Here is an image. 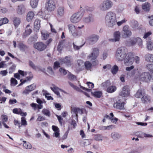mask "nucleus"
Returning a JSON list of instances; mask_svg holds the SVG:
<instances>
[{"instance_id": "f257e3e1", "label": "nucleus", "mask_w": 153, "mask_h": 153, "mask_svg": "<svg viewBox=\"0 0 153 153\" xmlns=\"http://www.w3.org/2000/svg\"><path fill=\"white\" fill-rule=\"evenodd\" d=\"M127 52V48L123 47L117 48L116 53V57L120 61L124 60L125 63L132 64L133 61L132 58H134V54L132 52Z\"/></svg>"}, {"instance_id": "f03ea898", "label": "nucleus", "mask_w": 153, "mask_h": 153, "mask_svg": "<svg viewBox=\"0 0 153 153\" xmlns=\"http://www.w3.org/2000/svg\"><path fill=\"white\" fill-rule=\"evenodd\" d=\"M106 23L109 27H112L115 25L117 22L116 14L111 11L108 12L105 17Z\"/></svg>"}, {"instance_id": "7ed1b4c3", "label": "nucleus", "mask_w": 153, "mask_h": 153, "mask_svg": "<svg viewBox=\"0 0 153 153\" xmlns=\"http://www.w3.org/2000/svg\"><path fill=\"white\" fill-rule=\"evenodd\" d=\"M56 0H47L45 4V8L48 12L54 11L56 7Z\"/></svg>"}, {"instance_id": "20e7f679", "label": "nucleus", "mask_w": 153, "mask_h": 153, "mask_svg": "<svg viewBox=\"0 0 153 153\" xmlns=\"http://www.w3.org/2000/svg\"><path fill=\"white\" fill-rule=\"evenodd\" d=\"M99 54V51L97 48H94L92 49V52L88 55L87 59L90 60L94 64L98 63L97 58Z\"/></svg>"}, {"instance_id": "39448f33", "label": "nucleus", "mask_w": 153, "mask_h": 153, "mask_svg": "<svg viewBox=\"0 0 153 153\" xmlns=\"http://www.w3.org/2000/svg\"><path fill=\"white\" fill-rule=\"evenodd\" d=\"M113 6V2L110 0H107L102 3L99 8L100 10L103 11H107L110 9Z\"/></svg>"}, {"instance_id": "423d86ee", "label": "nucleus", "mask_w": 153, "mask_h": 153, "mask_svg": "<svg viewBox=\"0 0 153 153\" xmlns=\"http://www.w3.org/2000/svg\"><path fill=\"white\" fill-rule=\"evenodd\" d=\"M132 32L128 25H125L122 31V36L123 38H128L132 35Z\"/></svg>"}, {"instance_id": "0eeeda50", "label": "nucleus", "mask_w": 153, "mask_h": 153, "mask_svg": "<svg viewBox=\"0 0 153 153\" xmlns=\"http://www.w3.org/2000/svg\"><path fill=\"white\" fill-rule=\"evenodd\" d=\"M130 90L129 86H124L122 91L119 93V95L123 97H128L130 95Z\"/></svg>"}, {"instance_id": "6e6552de", "label": "nucleus", "mask_w": 153, "mask_h": 153, "mask_svg": "<svg viewBox=\"0 0 153 153\" xmlns=\"http://www.w3.org/2000/svg\"><path fill=\"white\" fill-rule=\"evenodd\" d=\"M33 47L40 51L45 50L47 47L46 45L42 42H38L34 44Z\"/></svg>"}, {"instance_id": "1a4fd4ad", "label": "nucleus", "mask_w": 153, "mask_h": 153, "mask_svg": "<svg viewBox=\"0 0 153 153\" xmlns=\"http://www.w3.org/2000/svg\"><path fill=\"white\" fill-rule=\"evenodd\" d=\"M136 43H138L139 45H141L142 44V39L139 37L130 39L128 45L129 46H132L134 45Z\"/></svg>"}, {"instance_id": "9d476101", "label": "nucleus", "mask_w": 153, "mask_h": 153, "mask_svg": "<svg viewBox=\"0 0 153 153\" xmlns=\"http://www.w3.org/2000/svg\"><path fill=\"white\" fill-rule=\"evenodd\" d=\"M152 76L148 72L143 73L140 76L141 81L147 82L150 81Z\"/></svg>"}, {"instance_id": "9b49d317", "label": "nucleus", "mask_w": 153, "mask_h": 153, "mask_svg": "<svg viewBox=\"0 0 153 153\" xmlns=\"http://www.w3.org/2000/svg\"><path fill=\"white\" fill-rule=\"evenodd\" d=\"M125 104L124 102H122L121 100H118L114 103L113 107L117 109L120 110H123L124 108Z\"/></svg>"}, {"instance_id": "f8f14e48", "label": "nucleus", "mask_w": 153, "mask_h": 153, "mask_svg": "<svg viewBox=\"0 0 153 153\" xmlns=\"http://www.w3.org/2000/svg\"><path fill=\"white\" fill-rule=\"evenodd\" d=\"M82 18V16L79 13H75L73 14L71 17V22L74 23L79 22Z\"/></svg>"}, {"instance_id": "ddd939ff", "label": "nucleus", "mask_w": 153, "mask_h": 153, "mask_svg": "<svg viewBox=\"0 0 153 153\" xmlns=\"http://www.w3.org/2000/svg\"><path fill=\"white\" fill-rule=\"evenodd\" d=\"M36 88V85L34 84H32L31 85L28 86L25 88L23 92V94H29L31 91L34 90Z\"/></svg>"}, {"instance_id": "4468645a", "label": "nucleus", "mask_w": 153, "mask_h": 153, "mask_svg": "<svg viewBox=\"0 0 153 153\" xmlns=\"http://www.w3.org/2000/svg\"><path fill=\"white\" fill-rule=\"evenodd\" d=\"M99 37L96 35H92L89 37L88 40L91 44H93L96 43L98 40Z\"/></svg>"}, {"instance_id": "2eb2a0df", "label": "nucleus", "mask_w": 153, "mask_h": 153, "mask_svg": "<svg viewBox=\"0 0 153 153\" xmlns=\"http://www.w3.org/2000/svg\"><path fill=\"white\" fill-rule=\"evenodd\" d=\"M71 111L74 112L76 115L77 118L78 117V113L82 114L83 113V111L82 109H80L79 108L74 107L71 108Z\"/></svg>"}, {"instance_id": "dca6fc26", "label": "nucleus", "mask_w": 153, "mask_h": 153, "mask_svg": "<svg viewBox=\"0 0 153 153\" xmlns=\"http://www.w3.org/2000/svg\"><path fill=\"white\" fill-rule=\"evenodd\" d=\"M145 92L144 89L140 88L138 90L135 94V97L137 98H140L142 97L145 94Z\"/></svg>"}, {"instance_id": "f3484780", "label": "nucleus", "mask_w": 153, "mask_h": 153, "mask_svg": "<svg viewBox=\"0 0 153 153\" xmlns=\"http://www.w3.org/2000/svg\"><path fill=\"white\" fill-rule=\"evenodd\" d=\"M30 26V25L29 24L27 25L25 32L22 35V38H26L27 36L29 35L32 32L31 29L30 28H28Z\"/></svg>"}, {"instance_id": "a211bd4d", "label": "nucleus", "mask_w": 153, "mask_h": 153, "mask_svg": "<svg viewBox=\"0 0 153 153\" xmlns=\"http://www.w3.org/2000/svg\"><path fill=\"white\" fill-rule=\"evenodd\" d=\"M61 62L62 63L65 64L68 66H71V61L70 57L67 56H65V58L63 59Z\"/></svg>"}, {"instance_id": "6ab92c4d", "label": "nucleus", "mask_w": 153, "mask_h": 153, "mask_svg": "<svg viewBox=\"0 0 153 153\" xmlns=\"http://www.w3.org/2000/svg\"><path fill=\"white\" fill-rule=\"evenodd\" d=\"M30 75L29 76L26 77L25 79L23 80V79H20L21 83L19 85H20L25 82L27 81H30L33 77V75L31 72H30Z\"/></svg>"}, {"instance_id": "aec40b11", "label": "nucleus", "mask_w": 153, "mask_h": 153, "mask_svg": "<svg viewBox=\"0 0 153 153\" xmlns=\"http://www.w3.org/2000/svg\"><path fill=\"white\" fill-rule=\"evenodd\" d=\"M151 7V4L148 2H146L142 5V9L146 12H149L150 11Z\"/></svg>"}, {"instance_id": "412c9836", "label": "nucleus", "mask_w": 153, "mask_h": 153, "mask_svg": "<svg viewBox=\"0 0 153 153\" xmlns=\"http://www.w3.org/2000/svg\"><path fill=\"white\" fill-rule=\"evenodd\" d=\"M57 15L58 16H63L65 13L64 7L63 6H59L57 10Z\"/></svg>"}, {"instance_id": "4be33fe9", "label": "nucleus", "mask_w": 153, "mask_h": 153, "mask_svg": "<svg viewBox=\"0 0 153 153\" xmlns=\"http://www.w3.org/2000/svg\"><path fill=\"white\" fill-rule=\"evenodd\" d=\"M40 21L39 19L35 20L34 23V29L36 32L39 31L40 27Z\"/></svg>"}, {"instance_id": "5701e85b", "label": "nucleus", "mask_w": 153, "mask_h": 153, "mask_svg": "<svg viewBox=\"0 0 153 153\" xmlns=\"http://www.w3.org/2000/svg\"><path fill=\"white\" fill-rule=\"evenodd\" d=\"M34 16V13L32 11L29 12L27 15L26 19L27 22H30L32 21Z\"/></svg>"}, {"instance_id": "b1692460", "label": "nucleus", "mask_w": 153, "mask_h": 153, "mask_svg": "<svg viewBox=\"0 0 153 153\" xmlns=\"http://www.w3.org/2000/svg\"><path fill=\"white\" fill-rule=\"evenodd\" d=\"M145 59L146 61L153 63V54L148 53L146 54Z\"/></svg>"}, {"instance_id": "393cba45", "label": "nucleus", "mask_w": 153, "mask_h": 153, "mask_svg": "<svg viewBox=\"0 0 153 153\" xmlns=\"http://www.w3.org/2000/svg\"><path fill=\"white\" fill-rule=\"evenodd\" d=\"M25 6L22 4L18 6L17 9V12L19 14H22L25 11Z\"/></svg>"}, {"instance_id": "a878e982", "label": "nucleus", "mask_w": 153, "mask_h": 153, "mask_svg": "<svg viewBox=\"0 0 153 153\" xmlns=\"http://www.w3.org/2000/svg\"><path fill=\"white\" fill-rule=\"evenodd\" d=\"M131 26L134 30H136L138 29V23L137 21L133 20L131 22Z\"/></svg>"}, {"instance_id": "bb28decb", "label": "nucleus", "mask_w": 153, "mask_h": 153, "mask_svg": "<svg viewBox=\"0 0 153 153\" xmlns=\"http://www.w3.org/2000/svg\"><path fill=\"white\" fill-rule=\"evenodd\" d=\"M64 41L63 40H62L60 41L57 47V50L60 53L61 52L63 48V45H64Z\"/></svg>"}, {"instance_id": "cd10ccee", "label": "nucleus", "mask_w": 153, "mask_h": 153, "mask_svg": "<svg viewBox=\"0 0 153 153\" xmlns=\"http://www.w3.org/2000/svg\"><path fill=\"white\" fill-rule=\"evenodd\" d=\"M92 95L95 97L100 98L102 95V93L100 91H96L91 92Z\"/></svg>"}, {"instance_id": "c85d7f7f", "label": "nucleus", "mask_w": 153, "mask_h": 153, "mask_svg": "<svg viewBox=\"0 0 153 153\" xmlns=\"http://www.w3.org/2000/svg\"><path fill=\"white\" fill-rule=\"evenodd\" d=\"M114 35L115 41H119L120 36V32L119 31H115L114 33Z\"/></svg>"}, {"instance_id": "c756f323", "label": "nucleus", "mask_w": 153, "mask_h": 153, "mask_svg": "<svg viewBox=\"0 0 153 153\" xmlns=\"http://www.w3.org/2000/svg\"><path fill=\"white\" fill-rule=\"evenodd\" d=\"M117 89L116 87L115 86H110L107 89L106 91L109 93H112L114 92Z\"/></svg>"}, {"instance_id": "7c9ffc66", "label": "nucleus", "mask_w": 153, "mask_h": 153, "mask_svg": "<svg viewBox=\"0 0 153 153\" xmlns=\"http://www.w3.org/2000/svg\"><path fill=\"white\" fill-rule=\"evenodd\" d=\"M142 101L143 103H145L146 102H149L150 100V98L149 96L145 94L142 97Z\"/></svg>"}, {"instance_id": "2f4dec72", "label": "nucleus", "mask_w": 153, "mask_h": 153, "mask_svg": "<svg viewBox=\"0 0 153 153\" xmlns=\"http://www.w3.org/2000/svg\"><path fill=\"white\" fill-rule=\"evenodd\" d=\"M84 64L85 68L87 70H90L91 69L92 64L89 61H86Z\"/></svg>"}, {"instance_id": "473e14b6", "label": "nucleus", "mask_w": 153, "mask_h": 153, "mask_svg": "<svg viewBox=\"0 0 153 153\" xmlns=\"http://www.w3.org/2000/svg\"><path fill=\"white\" fill-rule=\"evenodd\" d=\"M18 47L21 50H24L28 48L27 46L22 42H20L19 43L18 45Z\"/></svg>"}, {"instance_id": "72a5a7b5", "label": "nucleus", "mask_w": 153, "mask_h": 153, "mask_svg": "<svg viewBox=\"0 0 153 153\" xmlns=\"http://www.w3.org/2000/svg\"><path fill=\"white\" fill-rule=\"evenodd\" d=\"M13 24L16 27H17L20 24L21 21L19 18L14 17L13 19Z\"/></svg>"}, {"instance_id": "f704fd0d", "label": "nucleus", "mask_w": 153, "mask_h": 153, "mask_svg": "<svg viewBox=\"0 0 153 153\" xmlns=\"http://www.w3.org/2000/svg\"><path fill=\"white\" fill-rule=\"evenodd\" d=\"M119 68L117 65H114L111 68V71L112 73L114 75L118 71Z\"/></svg>"}, {"instance_id": "c9c22d12", "label": "nucleus", "mask_w": 153, "mask_h": 153, "mask_svg": "<svg viewBox=\"0 0 153 153\" xmlns=\"http://www.w3.org/2000/svg\"><path fill=\"white\" fill-rule=\"evenodd\" d=\"M39 0H31L30 4L32 8H35L38 4Z\"/></svg>"}, {"instance_id": "e433bc0d", "label": "nucleus", "mask_w": 153, "mask_h": 153, "mask_svg": "<svg viewBox=\"0 0 153 153\" xmlns=\"http://www.w3.org/2000/svg\"><path fill=\"white\" fill-rule=\"evenodd\" d=\"M111 84V83L110 80H108L102 83L101 84V85L105 88H107L108 87H109L110 85Z\"/></svg>"}, {"instance_id": "4c0bfd02", "label": "nucleus", "mask_w": 153, "mask_h": 153, "mask_svg": "<svg viewBox=\"0 0 153 153\" xmlns=\"http://www.w3.org/2000/svg\"><path fill=\"white\" fill-rule=\"evenodd\" d=\"M23 146L24 148L26 149H30L31 148L32 146L30 143H27L25 141H23Z\"/></svg>"}, {"instance_id": "58836bf2", "label": "nucleus", "mask_w": 153, "mask_h": 153, "mask_svg": "<svg viewBox=\"0 0 153 153\" xmlns=\"http://www.w3.org/2000/svg\"><path fill=\"white\" fill-rule=\"evenodd\" d=\"M8 21V19L6 18L0 19V26L7 23Z\"/></svg>"}, {"instance_id": "ea45409f", "label": "nucleus", "mask_w": 153, "mask_h": 153, "mask_svg": "<svg viewBox=\"0 0 153 153\" xmlns=\"http://www.w3.org/2000/svg\"><path fill=\"white\" fill-rule=\"evenodd\" d=\"M147 47L149 50H153V45L152 42L151 41H147Z\"/></svg>"}, {"instance_id": "a19ab883", "label": "nucleus", "mask_w": 153, "mask_h": 153, "mask_svg": "<svg viewBox=\"0 0 153 153\" xmlns=\"http://www.w3.org/2000/svg\"><path fill=\"white\" fill-rule=\"evenodd\" d=\"M147 69L150 72L153 73V64H148L146 65Z\"/></svg>"}, {"instance_id": "79ce46f5", "label": "nucleus", "mask_w": 153, "mask_h": 153, "mask_svg": "<svg viewBox=\"0 0 153 153\" xmlns=\"http://www.w3.org/2000/svg\"><path fill=\"white\" fill-rule=\"evenodd\" d=\"M68 28L69 30L73 34V33L76 31V28L74 25H68Z\"/></svg>"}, {"instance_id": "37998d69", "label": "nucleus", "mask_w": 153, "mask_h": 153, "mask_svg": "<svg viewBox=\"0 0 153 153\" xmlns=\"http://www.w3.org/2000/svg\"><path fill=\"white\" fill-rule=\"evenodd\" d=\"M42 113L46 116L50 117V111L46 109H43L42 111Z\"/></svg>"}, {"instance_id": "c03bdc74", "label": "nucleus", "mask_w": 153, "mask_h": 153, "mask_svg": "<svg viewBox=\"0 0 153 153\" xmlns=\"http://www.w3.org/2000/svg\"><path fill=\"white\" fill-rule=\"evenodd\" d=\"M11 85L15 86L17 84V80L14 78H11L10 80Z\"/></svg>"}, {"instance_id": "a18cd8bd", "label": "nucleus", "mask_w": 153, "mask_h": 153, "mask_svg": "<svg viewBox=\"0 0 153 153\" xmlns=\"http://www.w3.org/2000/svg\"><path fill=\"white\" fill-rule=\"evenodd\" d=\"M112 137L114 139L118 138L120 137V135L117 133H113L111 134Z\"/></svg>"}, {"instance_id": "49530a36", "label": "nucleus", "mask_w": 153, "mask_h": 153, "mask_svg": "<svg viewBox=\"0 0 153 153\" xmlns=\"http://www.w3.org/2000/svg\"><path fill=\"white\" fill-rule=\"evenodd\" d=\"M1 117L2 123H5L7 121L8 117L7 115L4 114L2 115L1 116Z\"/></svg>"}, {"instance_id": "de8ad7c7", "label": "nucleus", "mask_w": 153, "mask_h": 153, "mask_svg": "<svg viewBox=\"0 0 153 153\" xmlns=\"http://www.w3.org/2000/svg\"><path fill=\"white\" fill-rule=\"evenodd\" d=\"M41 33L42 36V38L44 40H46L49 36V34L46 33H44L42 32Z\"/></svg>"}, {"instance_id": "09e8293b", "label": "nucleus", "mask_w": 153, "mask_h": 153, "mask_svg": "<svg viewBox=\"0 0 153 153\" xmlns=\"http://www.w3.org/2000/svg\"><path fill=\"white\" fill-rule=\"evenodd\" d=\"M21 125L26 126L27 124L26 119L24 117H22L21 118Z\"/></svg>"}, {"instance_id": "8fccbe9b", "label": "nucleus", "mask_w": 153, "mask_h": 153, "mask_svg": "<svg viewBox=\"0 0 153 153\" xmlns=\"http://www.w3.org/2000/svg\"><path fill=\"white\" fill-rule=\"evenodd\" d=\"M72 128H71L69 127H68V130L66 131V132L64 134V135L63 138L64 139H65L67 137L68 134L69 132V131L70 130H72Z\"/></svg>"}, {"instance_id": "3c124183", "label": "nucleus", "mask_w": 153, "mask_h": 153, "mask_svg": "<svg viewBox=\"0 0 153 153\" xmlns=\"http://www.w3.org/2000/svg\"><path fill=\"white\" fill-rule=\"evenodd\" d=\"M94 139L96 140H102V137L100 135L97 134L94 137Z\"/></svg>"}, {"instance_id": "603ef678", "label": "nucleus", "mask_w": 153, "mask_h": 153, "mask_svg": "<svg viewBox=\"0 0 153 153\" xmlns=\"http://www.w3.org/2000/svg\"><path fill=\"white\" fill-rule=\"evenodd\" d=\"M16 66L15 65H13L10 68H9V74H11L15 70V68H16Z\"/></svg>"}, {"instance_id": "864d4df0", "label": "nucleus", "mask_w": 153, "mask_h": 153, "mask_svg": "<svg viewBox=\"0 0 153 153\" xmlns=\"http://www.w3.org/2000/svg\"><path fill=\"white\" fill-rule=\"evenodd\" d=\"M29 65L33 69H36V67L34 64V63L31 61H29Z\"/></svg>"}, {"instance_id": "5fc2aeb1", "label": "nucleus", "mask_w": 153, "mask_h": 153, "mask_svg": "<svg viewBox=\"0 0 153 153\" xmlns=\"http://www.w3.org/2000/svg\"><path fill=\"white\" fill-rule=\"evenodd\" d=\"M152 34V33L151 31L148 32L146 33L144 35L143 38L144 39H146L149 37V36Z\"/></svg>"}, {"instance_id": "6e6d98bb", "label": "nucleus", "mask_w": 153, "mask_h": 153, "mask_svg": "<svg viewBox=\"0 0 153 153\" xmlns=\"http://www.w3.org/2000/svg\"><path fill=\"white\" fill-rule=\"evenodd\" d=\"M21 109H18L17 108H14L13 110V113L18 114H19L21 111Z\"/></svg>"}, {"instance_id": "4d7b16f0", "label": "nucleus", "mask_w": 153, "mask_h": 153, "mask_svg": "<svg viewBox=\"0 0 153 153\" xmlns=\"http://www.w3.org/2000/svg\"><path fill=\"white\" fill-rule=\"evenodd\" d=\"M91 18L89 16L88 17H87L86 18H85L84 19V22L86 23H89L91 21Z\"/></svg>"}, {"instance_id": "13d9d810", "label": "nucleus", "mask_w": 153, "mask_h": 153, "mask_svg": "<svg viewBox=\"0 0 153 153\" xmlns=\"http://www.w3.org/2000/svg\"><path fill=\"white\" fill-rule=\"evenodd\" d=\"M59 67H60L59 62L58 61L55 62L54 63V68H58Z\"/></svg>"}, {"instance_id": "bf43d9fd", "label": "nucleus", "mask_w": 153, "mask_h": 153, "mask_svg": "<svg viewBox=\"0 0 153 153\" xmlns=\"http://www.w3.org/2000/svg\"><path fill=\"white\" fill-rule=\"evenodd\" d=\"M77 62L78 65L79 67H81L83 64V62L81 60L78 59L77 61Z\"/></svg>"}, {"instance_id": "052dcab7", "label": "nucleus", "mask_w": 153, "mask_h": 153, "mask_svg": "<svg viewBox=\"0 0 153 153\" xmlns=\"http://www.w3.org/2000/svg\"><path fill=\"white\" fill-rule=\"evenodd\" d=\"M126 21V19H124L120 21H119L117 22L116 23L118 26H120L123 24L125 23Z\"/></svg>"}, {"instance_id": "680f3d73", "label": "nucleus", "mask_w": 153, "mask_h": 153, "mask_svg": "<svg viewBox=\"0 0 153 153\" xmlns=\"http://www.w3.org/2000/svg\"><path fill=\"white\" fill-rule=\"evenodd\" d=\"M59 71L64 75H65L67 74V71L62 68H60L59 69Z\"/></svg>"}, {"instance_id": "e2e57ef3", "label": "nucleus", "mask_w": 153, "mask_h": 153, "mask_svg": "<svg viewBox=\"0 0 153 153\" xmlns=\"http://www.w3.org/2000/svg\"><path fill=\"white\" fill-rule=\"evenodd\" d=\"M71 125L73 126V128H75L77 126L76 122L74 120H72L71 121Z\"/></svg>"}, {"instance_id": "0e129e2a", "label": "nucleus", "mask_w": 153, "mask_h": 153, "mask_svg": "<svg viewBox=\"0 0 153 153\" xmlns=\"http://www.w3.org/2000/svg\"><path fill=\"white\" fill-rule=\"evenodd\" d=\"M54 105L55 108H57L58 110H60L61 109V107L60 104L59 103H54Z\"/></svg>"}, {"instance_id": "69168bd1", "label": "nucleus", "mask_w": 153, "mask_h": 153, "mask_svg": "<svg viewBox=\"0 0 153 153\" xmlns=\"http://www.w3.org/2000/svg\"><path fill=\"white\" fill-rule=\"evenodd\" d=\"M73 45L74 49L76 50L79 49L83 46V45L80 46H76L74 43H73Z\"/></svg>"}, {"instance_id": "338daca9", "label": "nucleus", "mask_w": 153, "mask_h": 153, "mask_svg": "<svg viewBox=\"0 0 153 153\" xmlns=\"http://www.w3.org/2000/svg\"><path fill=\"white\" fill-rule=\"evenodd\" d=\"M86 84H87L88 87L91 89L93 88L94 87V84L92 82H87Z\"/></svg>"}, {"instance_id": "774afa93", "label": "nucleus", "mask_w": 153, "mask_h": 153, "mask_svg": "<svg viewBox=\"0 0 153 153\" xmlns=\"http://www.w3.org/2000/svg\"><path fill=\"white\" fill-rule=\"evenodd\" d=\"M45 120V117L43 116H39L37 119L36 121H41Z\"/></svg>"}]
</instances>
